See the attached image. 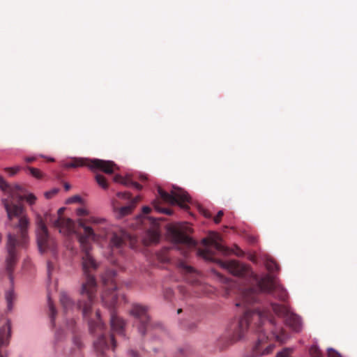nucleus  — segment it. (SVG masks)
<instances>
[{
	"label": "nucleus",
	"instance_id": "f257e3e1",
	"mask_svg": "<svg viewBox=\"0 0 357 357\" xmlns=\"http://www.w3.org/2000/svg\"><path fill=\"white\" fill-rule=\"evenodd\" d=\"M86 220L79 219L78 225L83 228L84 233L79 234V242L82 252V266L86 280L82 284L77 308L82 310L83 317L88 321L91 333L96 335L93 342L94 351L98 357H109V354L116 347V341L112 334H107L104 324L100 319L99 310L92 312L96 293V281L91 272L98 268V264L91 254V245L89 240L96 241V235L93 229L86 225Z\"/></svg>",
	"mask_w": 357,
	"mask_h": 357
},
{
	"label": "nucleus",
	"instance_id": "f03ea898",
	"mask_svg": "<svg viewBox=\"0 0 357 357\" xmlns=\"http://www.w3.org/2000/svg\"><path fill=\"white\" fill-rule=\"evenodd\" d=\"M252 325L259 336L252 354L247 357H261L271 353L275 347L273 344L264 347V343L268 340H275L284 344L289 339L287 332L281 326L277 324L275 319L268 310L248 309L238 321L231 324L228 331L231 341L234 342L241 340Z\"/></svg>",
	"mask_w": 357,
	"mask_h": 357
},
{
	"label": "nucleus",
	"instance_id": "7ed1b4c3",
	"mask_svg": "<svg viewBox=\"0 0 357 357\" xmlns=\"http://www.w3.org/2000/svg\"><path fill=\"white\" fill-rule=\"evenodd\" d=\"M217 263L234 275L250 278L251 284L242 290L241 300L236 303V306L247 307L257 303L259 300V296L262 292L268 293L284 303L288 301L287 291L273 275L266 274L259 278L247 266L236 260L226 261L218 260Z\"/></svg>",
	"mask_w": 357,
	"mask_h": 357
},
{
	"label": "nucleus",
	"instance_id": "20e7f679",
	"mask_svg": "<svg viewBox=\"0 0 357 357\" xmlns=\"http://www.w3.org/2000/svg\"><path fill=\"white\" fill-rule=\"evenodd\" d=\"M2 202L7 212L10 225L16 230V233L8 234L6 243L8 252L6 261V271L10 282L13 283L12 272L17 261V248L23 247L27 241L29 220L23 215V208L20 205L13 204V202L6 199Z\"/></svg>",
	"mask_w": 357,
	"mask_h": 357
},
{
	"label": "nucleus",
	"instance_id": "39448f33",
	"mask_svg": "<svg viewBox=\"0 0 357 357\" xmlns=\"http://www.w3.org/2000/svg\"><path fill=\"white\" fill-rule=\"evenodd\" d=\"M116 272L113 270L107 271L102 276V280L105 286L102 294V301L110 310V324L112 331L123 334L125 321L118 316L114 308L117 303V294H116V284L114 281Z\"/></svg>",
	"mask_w": 357,
	"mask_h": 357
},
{
	"label": "nucleus",
	"instance_id": "423d86ee",
	"mask_svg": "<svg viewBox=\"0 0 357 357\" xmlns=\"http://www.w3.org/2000/svg\"><path fill=\"white\" fill-rule=\"evenodd\" d=\"M130 315L135 319L134 324L141 335L144 336L146 333L153 329H162L160 323H153L149 314V308L141 304H133L130 310Z\"/></svg>",
	"mask_w": 357,
	"mask_h": 357
},
{
	"label": "nucleus",
	"instance_id": "0eeeda50",
	"mask_svg": "<svg viewBox=\"0 0 357 357\" xmlns=\"http://www.w3.org/2000/svg\"><path fill=\"white\" fill-rule=\"evenodd\" d=\"M67 167H88L91 170L99 169L106 174H112L118 169L116 165L110 160L100 159L74 158L66 163Z\"/></svg>",
	"mask_w": 357,
	"mask_h": 357
},
{
	"label": "nucleus",
	"instance_id": "6e6552de",
	"mask_svg": "<svg viewBox=\"0 0 357 357\" xmlns=\"http://www.w3.org/2000/svg\"><path fill=\"white\" fill-rule=\"evenodd\" d=\"M221 237L217 233H212L208 238H203L202 243L206 247L205 249H199L197 254L206 260L215 261V252L212 250L211 247L222 255H228L231 250L221 244Z\"/></svg>",
	"mask_w": 357,
	"mask_h": 357
},
{
	"label": "nucleus",
	"instance_id": "1a4fd4ad",
	"mask_svg": "<svg viewBox=\"0 0 357 357\" xmlns=\"http://www.w3.org/2000/svg\"><path fill=\"white\" fill-rule=\"evenodd\" d=\"M273 312L279 317L283 318L287 326L292 331L299 333L302 330V321L299 316L291 311L287 305L271 303Z\"/></svg>",
	"mask_w": 357,
	"mask_h": 357
},
{
	"label": "nucleus",
	"instance_id": "9d476101",
	"mask_svg": "<svg viewBox=\"0 0 357 357\" xmlns=\"http://www.w3.org/2000/svg\"><path fill=\"white\" fill-rule=\"evenodd\" d=\"M36 234L38 250L40 252L54 250L56 248L55 241L49 234L45 222L40 215L37 217L36 220Z\"/></svg>",
	"mask_w": 357,
	"mask_h": 357
},
{
	"label": "nucleus",
	"instance_id": "9b49d317",
	"mask_svg": "<svg viewBox=\"0 0 357 357\" xmlns=\"http://www.w3.org/2000/svg\"><path fill=\"white\" fill-rule=\"evenodd\" d=\"M158 194L163 201L170 204H178L181 208L187 210L188 204L190 202L188 194L181 188H174L171 193L163 190L161 188L158 189Z\"/></svg>",
	"mask_w": 357,
	"mask_h": 357
},
{
	"label": "nucleus",
	"instance_id": "f8f14e48",
	"mask_svg": "<svg viewBox=\"0 0 357 357\" xmlns=\"http://www.w3.org/2000/svg\"><path fill=\"white\" fill-rule=\"evenodd\" d=\"M0 189L4 192H7L13 200L20 202L26 199L30 205L33 204L36 200V197L32 193L23 196L22 195V189L20 185H9L1 176H0Z\"/></svg>",
	"mask_w": 357,
	"mask_h": 357
},
{
	"label": "nucleus",
	"instance_id": "ddd939ff",
	"mask_svg": "<svg viewBox=\"0 0 357 357\" xmlns=\"http://www.w3.org/2000/svg\"><path fill=\"white\" fill-rule=\"evenodd\" d=\"M172 239L177 244L185 245L188 248H194L197 243L195 240L185 234L181 228L172 227L169 229Z\"/></svg>",
	"mask_w": 357,
	"mask_h": 357
},
{
	"label": "nucleus",
	"instance_id": "4468645a",
	"mask_svg": "<svg viewBox=\"0 0 357 357\" xmlns=\"http://www.w3.org/2000/svg\"><path fill=\"white\" fill-rule=\"evenodd\" d=\"M45 218L46 221L52 222L54 227L59 229L60 232L70 233L74 230V222L70 218L60 217L53 219L52 215L47 213H45Z\"/></svg>",
	"mask_w": 357,
	"mask_h": 357
},
{
	"label": "nucleus",
	"instance_id": "2eb2a0df",
	"mask_svg": "<svg viewBox=\"0 0 357 357\" xmlns=\"http://www.w3.org/2000/svg\"><path fill=\"white\" fill-rule=\"evenodd\" d=\"M2 326L0 327V357H6L3 353L1 347L9 343L10 337V321L7 318H3L0 321Z\"/></svg>",
	"mask_w": 357,
	"mask_h": 357
},
{
	"label": "nucleus",
	"instance_id": "dca6fc26",
	"mask_svg": "<svg viewBox=\"0 0 357 357\" xmlns=\"http://www.w3.org/2000/svg\"><path fill=\"white\" fill-rule=\"evenodd\" d=\"M177 266L189 282L194 284L197 282V273L192 266L181 260L178 261Z\"/></svg>",
	"mask_w": 357,
	"mask_h": 357
},
{
	"label": "nucleus",
	"instance_id": "f3484780",
	"mask_svg": "<svg viewBox=\"0 0 357 357\" xmlns=\"http://www.w3.org/2000/svg\"><path fill=\"white\" fill-rule=\"evenodd\" d=\"M60 303L66 314L72 312L75 307L74 301L66 292H61Z\"/></svg>",
	"mask_w": 357,
	"mask_h": 357
},
{
	"label": "nucleus",
	"instance_id": "a211bd4d",
	"mask_svg": "<svg viewBox=\"0 0 357 357\" xmlns=\"http://www.w3.org/2000/svg\"><path fill=\"white\" fill-rule=\"evenodd\" d=\"M114 181L116 183H121L127 187L132 186L138 190H140L142 188V185L135 181H133L130 176L123 177L121 175L116 174L114 176Z\"/></svg>",
	"mask_w": 357,
	"mask_h": 357
},
{
	"label": "nucleus",
	"instance_id": "6ab92c4d",
	"mask_svg": "<svg viewBox=\"0 0 357 357\" xmlns=\"http://www.w3.org/2000/svg\"><path fill=\"white\" fill-rule=\"evenodd\" d=\"M133 208H134V205H131L130 204L127 206H121L119 208H118L115 206H114V209L117 213V217L119 218H123V217L130 214L132 212V211L133 210Z\"/></svg>",
	"mask_w": 357,
	"mask_h": 357
},
{
	"label": "nucleus",
	"instance_id": "aec40b11",
	"mask_svg": "<svg viewBox=\"0 0 357 357\" xmlns=\"http://www.w3.org/2000/svg\"><path fill=\"white\" fill-rule=\"evenodd\" d=\"M116 196L120 199H130L131 201L130 204L131 205H134V208L135 207L136 204L140 200V197L139 196H137L135 198L132 199L131 194L128 192H119L116 194Z\"/></svg>",
	"mask_w": 357,
	"mask_h": 357
},
{
	"label": "nucleus",
	"instance_id": "412c9836",
	"mask_svg": "<svg viewBox=\"0 0 357 357\" xmlns=\"http://www.w3.org/2000/svg\"><path fill=\"white\" fill-rule=\"evenodd\" d=\"M123 243L124 239L121 236L116 234H114L112 236L110 241V245L112 248H119L123 245Z\"/></svg>",
	"mask_w": 357,
	"mask_h": 357
},
{
	"label": "nucleus",
	"instance_id": "4be33fe9",
	"mask_svg": "<svg viewBox=\"0 0 357 357\" xmlns=\"http://www.w3.org/2000/svg\"><path fill=\"white\" fill-rule=\"evenodd\" d=\"M5 298L7 303V309L10 311L13 309V302L15 299V295L13 289H10L6 292Z\"/></svg>",
	"mask_w": 357,
	"mask_h": 357
},
{
	"label": "nucleus",
	"instance_id": "5701e85b",
	"mask_svg": "<svg viewBox=\"0 0 357 357\" xmlns=\"http://www.w3.org/2000/svg\"><path fill=\"white\" fill-rule=\"evenodd\" d=\"M96 181L98 184L103 189H107L108 187L107 181L106 178L100 174H97L95 176Z\"/></svg>",
	"mask_w": 357,
	"mask_h": 357
},
{
	"label": "nucleus",
	"instance_id": "b1692460",
	"mask_svg": "<svg viewBox=\"0 0 357 357\" xmlns=\"http://www.w3.org/2000/svg\"><path fill=\"white\" fill-rule=\"evenodd\" d=\"M266 268L269 272H274L278 270V265L277 263L271 259H268L265 264Z\"/></svg>",
	"mask_w": 357,
	"mask_h": 357
},
{
	"label": "nucleus",
	"instance_id": "393cba45",
	"mask_svg": "<svg viewBox=\"0 0 357 357\" xmlns=\"http://www.w3.org/2000/svg\"><path fill=\"white\" fill-rule=\"evenodd\" d=\"M153 206L155 208V209L160 212V213H165V214H167V215H171L172 213V211L169 208H161L160 206H159V203L158 201H154L153 202Z\"/></svg>",
	"mask_w": 357,
	"mask_h": 357
},
{
	"label": "nucleus",
	"instance_id": "a878e982",
	"mask_svg": "<svg viewBox=\"0 0 357 357\" xmlns=\"http://www.w3.org/2000/svg\"><path fill=\"white\" fill-rule=\"evenodd\" d=\"M48 305H49V309H50V319H51V323L52 325H54L55 316L56 314V310L55 307H54V305L50 298H49Z\"/></svg>",
	"mask_w": 357,
	"mask_h": 357
},
{
	"label": "nucleus",
	"instance_id": "bb28decb",
	"mask_svg": "<svg viewBox=\"0 0 357 357\" xmlns=\"http://www.w3.org/2000/svg\"><path fill=\"white\" fill-rule=\"evenodd\" d=\"M310 354L311 357H324L320 349L315 345L310 347Z\"/></svg>",
	"mask_w": 357,
	"mask_h": 357
},
{
	"label": "nucleus",
	"instance_id": "cd10ccee",
	"mask_svg": "<svg viewBox=\"0 0 357 357\" xmlns=\"http://www.w3.org/2000/svg\"><path fill=\"white\" fill-rule=\"evenodd\" d=\"M292 352L293 349L287 347L283 349L281 351L278 352L275 357H290Z\"/></svg>",
	"mask_w": 357,
	"mask_h": 357
},
{
	"label": "nucleus",
	"instance_id": "c85d7f7f",
	"mask_svg": "<svg viewBox=\"0 0 357 357\" xmlns=\"http://www.w3.org/2000/svg\"><path fill=\"white\" fill-rule=\"evenodd\" d=\"M148 235L151 243H157L160 239V234L156 231H149Z\"/></svg>",
	"mask_w": 357,
	"mask_h": 357
},
{
	"label": "nucleus",
	"instance_id": "c756f323",
	"mask_svg": "<svg viewBox=\"0 0 357 357\" xmlns=\"http://www.w3.org/2000/svg\"><path fill=\"white\" fill-rule=\"evenodd\" d=\"M28 169L31 174L35 178H41L43 177V174L38 169L31 167H29Z\"/></svg>",
	"mask_w": 357,
	"mask_h": 357
},
{
	"label": "nucleus",
	"instance_id": "7c9ffc66",
	"mask_svg": "<svg viewBox=\"0 0 357 357\" xmlns=\"http://www.w3.org/2000/svg\"><path fill=\"white\" fill-rule=\"evenodd\" d=\"M81 202V197L78 195L73 196L67 200V204L79 203Z\"/></svg>",
	"mask_w": 357,
	"mask_h": 357
},
{
	"label": "nucleus",
	"instance_id": "2f4dec72",
	"mask_svg": "<svg viewBox=\"0 0 357 357\" xmlns=\"http://www.w3.org/2000/svg\"><path fill=\"white\" fill-rule=\"evenodd\" d=\"M5 170L10 176H13V175H15L20 170V167H8V168H6Z\"/></svg>",
	"mask_w": 357,
	"mask_h": 357
},
{
	"label": "nucleus",
	"instance_id": "473e14b6",
	"mask_svg": "<svg viewBox=\"0 0 357 357\" xmlns=\"http://www.w3.org/2000/svg\"><path fill=\"white\" fill-rule=\"evenodd\" d=\"M173 295V291L171 289H167L165 290L164 296L165 299L170 300Z\"/></svg>",
	"mask_w": 357,
	"mask_h": 357
},
{
	"label": "nucleus",
	"instance_id": "72a5a7b5",
	"mask_svg": "<svg viewBox=\"0 0 357 357\" xmlns=\"http://www.w3.org/2000/svg\"><path fill=\"white\" fill-rule=\"evenodd\" d=\"M224 213L222 211H219L216 216L213 218L215 223L218 224L220 222L222 217L223 216Z\"/></svg>",
	"mask_w": 357,
	"mask_h": 357
},
{
	"label": "nucleus",
	"instance_id": "f704fd0d",
	"mask_svg": "<svg viewBox=\"0 0 357 357\" xmlns=\"http://www.w3.org/2000/svg\"><path fill=\"white\" fill-rule=\"evenodd\" d=\"M328 357H340V354L333 349H328Z\"/></svg>",
	"mask_w": 357,
	"mask_h": 357
},
{
	"label": "nucleus",
	"instance_id": "c9c22d12",
	"mask_svg": "<svg viewBox=\"0 0 357 357\" xmlns=\"http://www.w3.org/2000/svg\"><path fill=\"white\" fill-rule=\"evenodd\" d=\"M77 215L78 216H85L88 215V212L83 208H79L77 210Z\"/></svg>",
	"mask_w": 357,
	"mask_h": 357
},
{
	"label": "nucleus",
	"instance_id": "e433bc0d",
	"mask_svg": "<svg viewBox=\"0 0 357 357\" xmlns=\"http://www.w3.org/2000/svg\"><path fill=\"white\" fill-rule=\"evenodd\" d=\"M58 192V190H53L52 191H48L45 193V196L47 199L52 198L54 195H56Z\"/></svg>",
	"mask_w": 357,
	"mask_h": 357
},
{
	"label": "nucleus",
	"instance_id": "4c0bfd02",
	"mask_svg": "<svg viewBox=\"0 0 357 357\" xmlns=\"http://www.w3.org/2000/svg\"><path fill=\"white\" fill-rule=\"evenodd\" d=\"M200 212L205 218H210L211 217V213L204 208H200Z\"/></svg>",
	"mask_w": 357,
	"mask_h": 357
},
{
	"label": "nucleus",
	"instance_id": "58836bf2",
	"mask_svg": "<svg viewBox=\"0 0 357 357\" xmlns=\"http://www.w3.org/2000/svg\"><path fill=\"white\" fill-rule=\"evenodd\" d=\"M151 209L149 206H145L142 208V212L144 214H149Z\"/></svg>",
	"mask_w": 357,
	"mask_h": 357
},
{
	"label": "nucleus",
	"instance_id": "ea45409f",
	"mask_svg": "<svg viewBox=\"0 0 357 357\" xmlns=\"http://www.w3.org/2000/svg\"><path fill=\"white\" fill-rule=\"evenodd\" d=\"M236 256L241 257L243 255V252L238 248H236V251H232Z\"/></svg>",
	"mask_w": 357,
	"mask_h": 357
},
{
	"label": "nucleus",
	"instance_id": "a19ab883",
	"mask_svg": "<svg viewBox=\"0 0 357 357\" xmlns=\"http://www.w3.org/2000/svg\"><path fill=\"white\" fill-rule=\"evenodd\" d=\"M129 354H130L131 357H139L138 353L137 351H134V350H130L129 351Z\"/></svg>",
	"mask_w": 357,
	"mask_h": 357
},
{
	"label": "nucleus",
	"instance_id": "79ce46f5",
	"mask_svg": "<svg viewBox=\"0 0 357 357\" xmlns=\"http://www.w3.org/2000/svg\"><path fill=\"white\" fill-rule=\"evenodd\" d=\"M75 342L77 345V350L79 352V355H80L81 343L79 342L77 340H75Z\"/></svg>",
	"mask_w": 357,
	"mask_h": 357
},
{
	"label": "nucleus",
	"instance_id": "37998d69",
	"mask_svg": "<svg viewBox=\"0 0 357 357\" xmlns=\"http://www.w3.org/2000/svg\"><path fill=\"white\" fill-rule=\"evenodd\" d=\"M63 211H64V208H60L58 211H57V213H58V218H60V217H63L62 215L63 213Z\"/></svg>",
	"mask_w": 357,
	"mask_h": 357
},
{
	"label": "nucleus",
	"instance_id": "c03bdc74",
	"mask_svg": "<svg viewBox=\"0 0 357 357\" xmlns=\"http://www.w3.org/2000/svg\"><path fill=\"white\" fill-rule=\"evenodd\" d=\"M36 160L35 157H27L25 158V161L27 162H31Z\"/></svg>",
	"mask_w": 357,
	"mask_h": 357
},
{
	"label": "nucleus",
	"instance_id": "a18cd8bd",
	"mask_svg": "<svg viewBox=\"0 0 357 357\" xmlns=\"http://www.w3.org/2000/svg\"><path fill=\"white\" fill-rule=\"evenodd\" d=\"M51 266H52V265H51V264L49 262V263L47 264V273H48V275H49V276H50V275Z\"/></svg>",
	"mask_w": 357,
	"mask_h": 357
},
{
	"label": "nucleus",
	"instance_id": "49530a36",
	"mask_svg": "<svg viewBox=\"0 0 357 357\" xmlns=\"http://www.w3.org/2000/svg\"><path fill=\"white\" fill-rule=\"evenodd\" d=\"M89 222H94V223H97L98 222V220L94 218H91L89 220Z\"/></svg>",
	"mask_w": 357,
	"mask_h": 357
},
{
	"label": "nucleus",
	"instance_id": "de8ad7c7",
	"mask_svg": "<svg viewBox=\"0 0 357 357\" xmlns=\"http://www.w3.org/2000/svg\"><path fill=\"white\" fill-rule=\"evenodd\" d=\"M139 178L141 181H146L147 179V177L146 176L142 175Z\"/></svg>",
	"mask_w": 357,
	"mask_h": 357
},
{
	"label": "nucleus",
	"instance_id": "09e8293b",
	"mask_svg": "<svg viewBox=\"0 0 357 357\" xmlns=\"http://www.w3.org/2000/svg\"><path fill=\"white\" fill-rule=\"evenodd\" d=\"M65 188H66V190H69V189H70V185H69V184H68V183H66V184H65Z\"/></svg>",
	"mask_w": 357,
	"mask_h": 357
},
{
	"label": "nucleus",
	"instance_id": "8fccbe9b",
	"mask_svg": "<svg viewBox=\"0 0 357 357\" xmlns=\"http://www.w3.org/2000/svg\"><path fill=\"white\" fill-rule=\"evenodd\" d=\"M158 219H153V224L155 225L157 224Z\"/></svg>",
	"mask_w": 357,
	"mask_h": 357
},
{
	"label": "nucleus",
	"instance_id": "3c124183",
	"mask_svg": "<svg viewBox=\"0 0 357 357\" xmlns=\"http://www.w3.org/2000/svg\"><path fill=\"white\" fill-rule=\"evenodd\" d=\"M181 312H182V309H181V308L177 310L178 314L181 313Z\"/></svg>",
	"mask_w": 357,
	"mask_h": 357
},
{
	"label": "nucleus",
	"instance_id": "603ef678",
	"mask_svg": "<svg viewBox=\"0 0 357 357\" xmlns=\"http://www.w3.org/2000/svg\"><path fill=\"white\" fill-rule=\"evenodd\" d=\"M1 241H2V235H1V234L0 233V243H1Z\"/></svg>",
	"mask_w": 357,
	"mask_h": 357
},
{
	"label": "nucleus",
	"instance_id": "864d4df0",
	"mask_svg": "<svg viewBox=\"0 0 357 357\" xmlns=\"http://www.w3.org/2000/svg\"><path fill=\"white\" fill-rule=\"evenodd\" d=\"M50 161L53 162L54 160L53 158L49 159Z\"/></svg>",
	"mask_w": 357,
	"mask_h": 357
}]
</instances>
